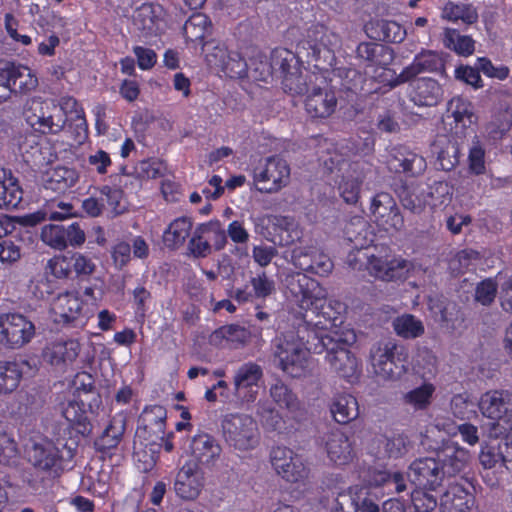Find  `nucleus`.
Listing matches in <instances>:
<instances>
[{
    "label": "nucleus",
    "mask_w": 512,
    "mask_h": 512,
    "mask_svg": "<svg viewBox=\"0 0 512 512\" xmlns=\"http://www.w3.org/2000/svg\"><path fill=\"white\" fill-rule=\"evenodd\" d=\"M287 288L299 307L307 313L304 319L307 330L318 342L314 353L327 351L326 362L339 377L353 382L360 374L358 358L346 347L356 342V334L347 326H340L341 318L332 316L327 304V290L318 281L302 273H296L287 280Z\"/></svg>",
    "instance_id": "obj_1"
},
{
    "label": "nucleus",
    "mask_w": 512,
    "mask_h": 512,
    "mask_svg": "<svg viewBox=\"0 0 512 512\" xmlns=\"http://www.w3.org/2000/svg\"><path fill=\"white\" fill-rule=\"evenodd\" d=\"M271 69L281 74L286 92L306 96L304 105L310 117L325 118L335 111L337 99L334 92L323 87L325 77L320 73L303 69L299 65L298 56L293 52L286 49L274 50Z\"/></svg>",
    "instance_id": "obj_2"
},
{
    "label": "nucleus",
    "mask_w": 512,
    "mask_h": 512,
    "mask_svg": "<svg viewBox=\"0 0 512 512\" xmlns=\"http://www.w3.org/2000/svg\"><path fill=\"white\" fill-rule=\"evenodd\" d=\"M346 235L357 249V255L350 253L347 257V262L353 269H360V264L366 260L365 267L369 275L386 282H402L413 274L414 264L401 256L367 255L361 251L372 242V239L368 238L367 223L363 217L356 216L350 220L346 226Z\"/></svg>",
    "instance_id": "obj_3"
},
{
    "label": "nucleus",
    "mask_w": 512,
    "mask_h": 512,
    "mask_svg": "<svg viewBox=\"0 0 512 512\" xmlns=\"http://www.w3.org/2000/svg\"><path fill=\"white\" fill-rule=\"evenodd\" d=\"M315 344L307 347L303 338L294 331H288L275 340V360L282 371L291 377H302L311 369L309 351Z\"/></svg>",
    "instance_id": "obj_4"
},
{
    "label": "nucleus",
    "mask_w": 512,
    "mask_h": 512,
    "mask_svg": "<svg viewBox=\"0 0 512 512\" xmlns=\"http://www.w3.org/2000/svg\"><path fill=\"white\" fill-rule=\"evenodd\" d=\"M408 350L388 341L375 344L370 351L374 373L383 380L397 381L408 372Z\"/></svg>",
    "instance_id": "obj_5"
},
{
    "label": "nucleus",
    "mask_w": 512,
    "mask_h": 512,
    "mask_svg": "<svg viewBox=\"0 0 512 512\" xmlns=\"http://www.w3.org/2000/svg\"><path fill=\"white\" fill-rule=\"evenodd\" d=\"M23 115L26 123L40 134H58L65 127L67 118L53 99L32 97L25 103Z\"/></svg>",
    "instance_id": "obj_6"
},
{
    "label": "nucleus",
    "mask_w": 512,
    "mask_h": 512,
    "mask_svg": "<svg viewBox=\"0 0 512 512\" xmlns=\"http://www.w3.org/2000/svg\"><path fill=\"white\" fill-rule=\"evenodd\" d=\"M478 408L492 420L489 436L498 438L512 427V393L507 390H490L481 395Z\"/></svg>",
    "instance_id": "obj_7"
},
{
    "label": "nucleus",
    "mask_w": 512,
    "mask_h": 512,
    "mask_svg": "<svg viewBox=\"0 0 512 512\" xmlns=\"http://www.w3.org/2000/svg\"><path fill=\"white\" fill-rule=\"evenodd\" d=\"M324 165L333 171L337 169L338 175L335 179L338 192L347 204H356L360 198L361 187L366 178L365 165L359 162H347L340 159L337 154L323 159Z\"/></svg>",
    "instance_id": "obj_8"
},
{
    "label": "nucleus",
    "mask_w": 512,
    "mask_h": 512,
    "mask_svg": "<svg viewBox=\"0 0 512 512\" xmlns=\"http://www.w3.org/2000/svg\"><path fill=\"white\" fill-rule=\"evenodd\" d=\"M226 442L239 451H249L257 447L260 434L256 421L246 414H230L222 422Z\"/></svg>",
    "instance_id": "obj_9"
},
{
    "label": "nucleus",
    "mask_w": 512,
    "mask_h": 512,
    "mask_svg": "<svg viewBox=\"0 0 512 512\" xmlns=\"http://www.w3.org/2000/svg\"><path fill=\"white\" fill-rule=\"evenodd\" d=\"M202 49L207 65L217 73L234 79L246 76L247 62L237 51L230 50L225 43L210 41L205 43Z\"/></svg>",
    "instance_id": "obj_10"
},
{
    "label": "nucleus",
    "mask_w": 512,
    "mask_h": 512,
    "mask_svg": "<svg viewBox=\"0 0 512 512\" xmlns=\"http://www.w3.org/2000/svg\"><path fill=\"white\" fill-rule=\"evenodd\" d=\"M29 462L37 469L43 471H58L64 463L74 456L72 448L61 444V448L50 440L42 439L34 442L27 451Z\"/></svg>",
    "instance_id": "obj_11"
},
{
    "label": "nucleus",
    "mask_w": 512,
    "mask_h": 512,
    "mask_svg": "<svg viewBox=\"0 0 512 512\" xmlns=\"http://www.w3.org/2000/svg\"><path fill=\"white\" fill-rule=\"evenodd\" d=\"M340 44V37L323 25H315L307 32L306 39L298 46V54L306 51L307 58L315 61L331 63L334 59L333 51Z\"/></svg>",
    "instance_id": "obj_12"
},
{
    "label": "nucleus",
    "mask_w": 512,
    "mask_h": 512,
    "mask_svg": "<svg viewBox=\"0 0 512 512\" xmlns=\"http://www.w3.org/2000/svg\"><path fill=\"white\" fill-rule=\"evenodd\" d=\"M254 182L261 185L260 191L275 193L287 186L290 181V167L287 162L278 157H269L253 169Z\"/></svg>",
    "instance_id": "obj_13"
},
{
    "label": "nucleus",
    "mask_w": 512,
    "mask_h": 512,
    "mask_svg": "<svg viewBox=\"0 0 512 512\" xmlns=\"http://www.w3.org/2000/svg\"><path fill=\"white\" fill-rule=\"evenodd\" d=\"M35 336V325L19 313L0 315V343L12 349L28 344Z\"/></svg>",
    "instance_id": "obj_14"
},
{
    "label": "nucleus",
    "mask_w": 512,
    "mask_h": 512,
    "mask_svg": "<svg viewBox=\"0 0 512 512\" xmlns=\"http://www.w3.org/2000/svg\"><path fill=\"white\" fill-rule=\"evenodd\" d=\"M50 314L52 320L58 324L85 323L90 311L78 292L66 291L52 300Z\"/></svg>",
    "instance_id": "obj_15"
},
{
    "label": "nucleus",
    "mask_w": 512,
    "mask_h": 512,
    "mask_svg": "<svg viewBox=\"0 0 512 512\" xmlns=\"http://www.w3.org/2000/svg\"><path fill=\"white\" fill-rule=\"evenodd\" d=\"M263 381V370L254 362L242 364L233 377L234 393L241 404L253 403Z\"/></svg>",
    "instance_id": "obj_16"
},
{
    "label": "nucleus",
    "mask_w": 512,
    "mask_h": 512,
    "mask_svg": "<svg viewBox=\"0 0 512 512\" xmlns=\"http://www.w3.org/2000/svg\"><path fill=\"white\" fill-rule=\"evenodd\" d=\"M271 463L277 474L288 482H303L309 476V468L302 456L289 448H274L271 452Z\"/></svg>",
    "instance_id": "obj_17"
},
{
    "label": "nucleus",
    "mask_w": 512,
    "mask_h": 512,
    "mask_svg": "<svg viewBox=\"0 0 512 512\" xmlns=\"http://www.w3.org/2000/svg\"><path fill=\"white\" fill-rule=\"evenodd\" d=\"M132 23L141 37L158 36L166 28L165 11L159 4L145 3L134 11Z\"/></svg>",
    "instance_id": "obj_18"
},
{
    "label": "nucleus",
    "mask_w": 512,
    "mask_h": 512,
    "mask_svg": "<svg viewBox=\"0 0 512 512\" xmlns=\"http://www.w3.org/2000/svg\"><path fill=\"white\" fill-rule=\"evenodd\" d=\"M291 261L296 268L318 276H327L333 269L331 259L312 245L295 247L291 252Z\"/></svg>",
    "instance_id": "obj_19"
},
{
    "label": "nucleus",
    "mask_w": 512,
    "mask_h": 512,
    "mask_svg": "<svg viewBox=\"0 0 512 512\" xmlns=\"http://www.w3.org/2000/svg\"><path fill=\"white\" fill-rule=\"evenodd\" d=\"M446 475L440 462L434 458H421L415 460L409 468L408 477L411 482L419 487H426L430 491H436L442 484Z\"/></svg>",
    "instance_id": "obj_20"
},
{
    "label": "nucleus",
    "mask_w": 512,
    "mask_h": 512,
    "mask_svg": "<svg viewBox=\"0 0 512 512\" xmlns=\"http://www.w3.org/2000/svg\"><path fill=\"white\" fill-rule=\"evenodd\" d=\"M328 459L337 466L347 465L354 458V449L349 437L341 430L334 429L323 437Z\"/></svg>",
    "instance_id": "obj_21"
},
{
    "label": "nucleus",
    "mask_w": 512,
    "mask_h": 512,
    "mask_svg": "<svg viewBox=\"0 0 512 512\" xmlns=\"http://www.w3.org/2000/svg\"><path fill=\"white\" fill-rule=\"evenodd\" d=\"M203 486L202 472L195 464L187 463L178 472L174 489L180 498L194 500L199 496Z\"/></svg>",
    "instance_id": "obj_22"
},
{
    "label": "nucleus",
    "mask_w": 512,
    "mask_h": 512,
    "mask_svg": "<svg viewBox=\"0 0 512 512\" xmlns=\"http://www.w3.org/2000/svg\"><path fill=\"white\" fill-rule=\"evenodd\" d=\"M437 457L446 475L453 476L466 467L470 453L456 442H447L437 453Z\"/></svg>",
    "instance_id": "obj_23"
},
{
    "label": "nucleus",
    "mask_w": 512,
    "mask_h": 512,
    "mask_svg": "<svg viewBox=\"0 0 512 512\" xmlns=\"http://www.w3.org/2000/svg\"><path fill=\"white\" fill-rule=\"evenodd\" d=\"M273 403L281 410H285L287 416L297 418L303 413V405L296 394L283 382L277 381L269 389Z\"/></svg>",
    "instance_id": "obj_24"
},
{
    "label": "nucleus",
    "mask_w": 512,
    "mask_h": 512,
    "mask_svg": "<svg viewBox=\"0 0 512 512\" xmlns=\"http://www.w3.org/2000/svg\"><path fill=\"white\" fill-rule=\"evenodd\" d=\"M220 444L208 434H198L191 442V453L194 459L202 465L211 466L221 455Z\"/></svg>",
    "instance_id": "obj_25"
},
{
    "label": "nucleus",
    "mask_w": 512,
    "mask_h": 512,
    "mask_svg": "<svg viewBox=\"0 0 512 512\" xmlns=\"http://www.w3.org/2000/svg\"><path fill=\"white\" fill-rule=\"evenodd\" d=\"M442 67L443 60L438 53L430 50L422 51L415 56L411 65L401 72L398 79L399 82H406L422 72H434Z\"/></svg>",
    "instance_id": "obj_26"
},
{
    "label": "nucleus",
    "mask_w": 512,
    "mask_h": 512,
    "mask_svg": "<svg viewBox=\"0 0 512 512\" xmlns=\"http://www.w3.org/2000/svg\"><path fill=\"white\" fill-rule=\"evenodd\" d=\"M62 414L78 433L88 435L91 432L90 414H94L92 403H90L88 411L85 409L83 400H71L63 408Z\"/></svg>",
    "instance_id": "obj_27"
},
{
    "label": "nucleus",
    "mask_w": 512,
    "mask_h": 512,
    "mask_svg": "<svg viewBox=\"0 0 512 512\" xmlns=\"http://www.w3.org/2000/svg\"><path fill=\"white\" fill-rule=\"evenodd\" d=\"M474 502V496L462 486L451 485L441 499L440 512H471Z\"/></svg>",
    "instance_id": "obj_28"
},
{
    "label": "nucleus",
    "mask_w": 512,
    "mask_h": 512,
    "mask_svg": "<svg viewBox=\"0 0 512 512\" xmlns=\"http://www.w3.org/2000/svg\"><path fill=\"white\" fill-rule=\"evenodd\" d=\"M442 97V88L432 78H420L413 83L411 100L418 106H433Z\"/></svg>",
    "instance_id": "obj_29"
},
{
    "label": "nucleus",
    "mask_w": 512,
    "mask_h": 512,
    "mask_svg": "<svg viewBox=\"0 0 512 512\" xmlns=\"http://www.w3.org/2000/svg\"><path fill=\"white\" fill-rule=\"evenodd\" d=\"M330 411L336 422L340 424L349 423L359 415L357 399L348 393H339L333 397Z\"/></svg>",
    "instance_id": "obj_30"
},
{
    "label": "nucleus",
    "mask_w": 512,
    "mask_h": 512,
    "mask_svg": "<svg viewBox=\"0 0 512 512\" xmlns=\"http://www.w3.org/2000/svg\"><path fill=\"white\" fill-rule=\"evenodd\" d=\"M79 352L80 343L70 339L51 344L46 348L44 356L52 365H60L75 361Z\"/></svg>",
    "instance_id": "obj_31"
},
{
    "label": "nucleus",
    "mask_w": 512,
    "mask_h": 512,
    "mask_svg": "<svg viewBox=\"0 0 512 512\" xmlns=\"http://www.w3.org/2000/svg\"><path fill=\"white\" fill-rule=\"evenodd\" d=\"M9 69L10 95L12 93L26 94L37 87L38 79L30 68L9 62Z\"/></svg>",
    "instance_id": "obj_32"
},
{
    "label": "nucleus",
    "mask_w": 512,
    "mask_h": 512,
    "mask_svg": "<svg viewBox=\"0 0 512 512\" xmlns=\"http://www.w3.org/2000/svg\"><path fill=\"white\" fill-rule=\"evenodd\" d=\"M433 152L437 155L439 167L444 171H451L459 163L460 148L456 141L440 137L433 144Z\"/></svg>",
    "instance_id": "obj_33"
},
{
    "label": "nucleus",
    "mask_w": 512,
    "mask_h": 512,
    "mask_svg": "<svg viewBox=\"0 0 512 512\" xmlns=\"http://www.w3.org/2000/svg\"><path fill=\"white\" fill-rule=\"evenodd\" d=\"M436 386L429 381H424L421 385L414 387L403 394V403L414 410H426L433 403Z\"/></svg>",
    "instance_id": "obj_34"
},
{
    "label": "nucleus",
    "mask_w": 512,
    "mask_h": 512,
    "mask_svg": "<svg viewBox=\"0 0 512 512\" xmlns=\"http://www.w3.org/2000/svg\"><path fill=\"white\" fill-rule=\"evenodd\" d=\"M183 30L188 42L198 43L203 48L204 38L211 33V22L205 14L194 13L185 22Z\"/></svg>",
    "instance_id": "obj_35"
},
{
    "label": "nucleus",
    "mask_w": 512,
    "mask_h": 512,
    "mask_svg": "<svg viewBox=\"0 0 512 512\" xmlns=\"http://www.w3.org/2000/svg\"><path fill=\"white\" fill-rule=\"evenodd\" d=\"M367 31L372 38L387 42H401L406 35V30L399 23L391 20L370 23Z\"/></svg>",
    "instance_id": "obj_36"
},
{
    "label": "nucleus",
    "mask_w": 512,
    "mask_h": 512,
    "mask_svg": "<svg viewBox=\"0 0 512 512\" xmlns=\"http://www.w3.org/2000/svg\"><path fill=\"white\" fill-rule=\"evenodd\" d=\"M125 428L126 416L123 413H117L113 416L109 425L97 440L96 445L103 451L115 448L120 443Z\"/></svg>",
    "instance_id": "obj_37"
},
{
    "label": "nucleus",
    "mask_w": 512,
    "mask_h": 512,
    "mask_svg": "<svg viewBox=\"0 0 512 512\" xmlns=\"http://www.w3.org/2000/svg\"><path fill=\"white\" fill-rule=\"evenodd\" d=\"M78 174L76 170L64 166H57L46 173V185L49 189L62 193L76 184Z\"/></svg>",
    "instance_id": "obj_38"
},
{
    "label": "nucleus",
    "mask_w": 512,
    "mask_h": 512,
    "mask_svg": "<svg viewBox=\"0 0 512 512\" xmlns=\"http://www.w3.org/2000/svg\"><path fill=\"white\" fill-rule=\"evenodd\" d=\"M23 198V191L18 180L4 172L0 180V209L17 208Z\"/></svg>",
    "instance_id": "obj_39"
},
{
    "label": "nucleus",
    "mask_w": 512,
    "mask_h": 512,
    "mask_svg": "<svg viewBox=\"0 0 512 512\" xmlns=\"http://www.w3.org/2000/svg\"><path fill=\"white\" fill-rule=\"evenodd\" d=\"M249 336V332L242 326L226 325L211 334L210 342L217 346L238 345L245 343Z\"/></svg>",
    "instance_id": "obj_40"
},
{
    "label": "nucleus",
    "mask_w": 512,
    "mask_h": 512,
    "mask_svg": "<svg viewBox=\"0 0 512 512\" xmlns=\"http://www.w3.org/2000/svg\"><path fill=\"white\" fill-rule=\"evenodd\" d=\"M443 44L447 49L463 57H468L475 51V41L470 36L461 35L455 29L444 30Z\"/></svg>",
    "instance_id": "obj_41"
},
{
    "label": "nucleus",
    "mask_w": 512,
    "mask_h": 512,
    "mask_svg": "<svg viewBox=\"0 0 512 512\" xmlns=\"http://www.w3.org/2000/svg\"><path fill=\"white\" fill-rule=\"evenodd\" d=\"M192 222L187 217H179L172 221L163 233V241L167 247L175 248L182 245L190 234Z\"/></svg>",
    "instance_id": "obj_42"
},
{
    "label": "nucleus",
    "mask_w": 512,
    "mask_h": 512,
    "mask_svg": "<svg viewBox=\"0 0 512 512\" xmlns=\"http://www.w3.org/2000/svg\"><path fill=\"white\" fill-rule=\"evenodd\" d=\"M22 366L15 361L0 362V394H10L17 389L22 378Z\"/></svg>",
    "instance_id": "obj_43"
},
{
    "label": "nucleus",
    "mask_w": 512,
    "mask_h": 512,
    "mask_svg": "<svg viewBox=\"0 0 512 512\" xmlns=\"http://www.w3.org/2000/svg\"><path fill=\"white\" fill-rule=\"evenodd\" d=\"M448 112L451 113L456 124L463 128L476 122L473 104L462 97H454L448 103Z\"/></svg>",
    "instance_id": "obj_44"
},
{
    "label": "nucleus",
    "mask_w": 512,
    "mask_h": 512,
    "mask_svg": "<svg viewBox=\"0 0 512 512\" xmlns=\"http://www.w3.org/2000/svg\"><path fill=\"white\" fill-rule=\"evenodd\" d=\"M395 333L404 339H415L424 334V325L421 320L411 314H403L392 322Z\"/></svg>",
    "instance_id": "obj_45"
},
{
    "label": "nucleus",
    "mask_w": 512,
    "mask_h": 512,
    "mask_svg": "<svg viewBox=\"0 0 512 512\" xmlns=\"http://www.w3.org/2000/svg\"><path fill=\"white\" fill-rule=\"evenodd\" d=\"M277 235L272 241L279 246H288L299 240L302 232L296 222L287 217L277 218L275 222Z\"/></svg>",
    "instance_id": "obj_46"
},
{
    "label": "nucleus",
    "mask_w": 512,
    "mask_h": 512,
    "mask_svg": "<svg viewBox=\"0 0 512 512\" xmlns=\"http://www.w3.org/2000/svg\"><path fill=\"white\" fill-rule=\"evenodd\" d=\"M442 17L452 22L462 21L465 24H473L478 19V13L472 5L449 2L443 8Z\"/></svg>",
    "instance_id": "obj_47"
},
{
    "label": "nucleus",
    "mask_w": 512,
    "mask_h": 512,
    "mask_svg": "<svg viewBox=\"0 0 512 512\" xmlns=\"http://www.w3.org/2000/svg\"><path fill=\"white\" fill-rule=\"evenodd\" d=\"M412 369L416 375L427 381L437 373V358L428 350H420L413 360Z\"/></svg>",
    "instance_id": "obj_48"
},
{
    "label": "nucleus",
    "mask_w": 512,
    "mask_h": 512,
    "mask_svg": "<svg viewBox=\"0 0 512 512\" xmlns=\"http://www.w3.org/2000/svg\"><path fill=\"white\" fill-rule=\"evenodd\" d=\"M197 230L204 237V240L211 243L215 250L223 249L227 243L226 231L218 220L201 224Z\"/></svg>",
    "instance_id": "obj_49"
},
{
    "label": "nucleus",
    "mask_w": 512,
    "mask_h": 512,
    "mask_svg": "<svg viewBox=\"0 0 512 512\" xmlns=\"http://www.w3.org/2000/svg\"><path fill=\"white\" fill-rule=\"evenodd\" d=\"M370 487H381L390 482L396 485V492L400 493L406 489L404 483V476L400 472L389 473L384 470H373L369 472V478L367 480Z\"/></svg>",
    "instance_id": "obj_50"
},
{
    "label": "nucleus",
    "mask_w": 512,
    "mask_h": 512,
    "mask_svg": "<svg viewBox=\"0 0 512 512\" xmlns=\"http://www.w3.org/2000/svg\"><path fill=\"white\" fill-rule=\"evenodd\" d=\"M426 487H417L411 493V502L416 512H432L438 505L437 497Z\"/></svg>",
    "instance_id": "obj_51"
},
{
    "label": "nucleus",
    "mask_w": 512,
    "mask_h": 512,
    "mask_svg": "<svg viewBox=\"0 0 512 512\" xmlns=\"http://www.w3.org/2000/svg\"><path fill=\"white\" fill-rule=\"evenodd\" d=\"M100 194L106 200L107 207L112 216L120 215L126 211L122 190L104 185L100 188Z\"/></svg>",
    "instance_id": "obj_52"
},
{
    "label": "nucleus",
    "mask_w": 512,
    "mask_h": 512,
    "mask_svg": "<svg viewBox=\"0 0 512 512\" xmlns=\"http://www.w3.org/2000/svg\"><path fill=\"white\" fill-rule=\"evenodd\" d=\"M395 205L396 202L389 193L381 192L376 194L371 199L369 207L371 221L375 223L378 219L383 218L384 214L394 208Z\"/></svg>",
    "instance_id": "obj_53"
},
{
    "label": "nucleus",
    "mask_w": 512,
    "mask_h": 512,
    "mask_svg": "<svg viewBox=\"0 0 512 512\" xmlns=\"http://www.w3.org/2000/svg\"><path fill=\"white\" fill-rule=\"evenodd\" d=\"M41 240L56 250L65 249V226L58 224L45 225L41 231Z\"/></svg>",
    "instance_id": "obj_54"
},
{
    "label": "nucleus",
    "mask_w": 512,
    "mask_h": 512,
    "mask_svg": "<svg viewBox=\"0 0 512 512\" xmlns=\"http://www.w3.org/2000/svg\"><path fill=\"white\" fill-rule=\"evenodd\" d=\"M166 417V409L160 405L147 407L143 412V420L158 434H164Z\"/></svg>",
    "instance_id": "obj_55"
},
{
    "label": "nucleus",
    "mask_w": 512,
    "mask_h": 512,
    "mask_svg": "<svg viewBox=\"0 0 512 512\" xmlns=\"http://www.w3.org/2000/svg\"><path fill=\"white\" fill-rule=\"evenodd\" d=\"M469 171L480 175L486 171L485 150L479 141H474L468 154Z\"/></svg>",
    "instance_id": "obj_56"
},
{
    "label": "nucleus",
    "mask_w": 512,
    "mask_h": 512,
    "mask_svg": "<svg viewBox=\"0 0 512 512\" xmlns=\"http://www.w3.org/2000/svg\"><path fill=\"white\" fill-rule=\"evenodd\" d=\"M374 224L385 232L393 233L399 231L404 225V219L400 214L397 204Z\"/></svg>",
    "instance_id": "obj_57"
},
{
    "label": "nucleus",
    "mask_w": 512,
    "mask_h": 512,
    "mask_svg": "<svg viewBox=\"0 0 512 512\" xmlns=\"http://www.w3.org/2000/svg\"><path fill=\"white\" fill-rule=\"evenodd\" d=\"M429 206L436 207L448 203L451 199L449 185L444 181L435 182L427 193H425Z\"/></svg>",
    "instance_id": "obj_58"
},
{
    "label": "nucleus",
    "mask_w": 512,
    "mask_h": 512,
    "mask_svg": "<svg viewBox=\"0 0 512 512\" xmlns=\"http://www.w3.org/2000/svg\"><path fill=\"white\" fill-rule=\"evenodd\" d=\"M256 413L266 427L273 430L282 427L283 418L280 412L269 407L265 402L258 403Z\"/></svg>",
    "instance_id": "obj_59"
},
{
    "label": "nucleus",
    "mask_w": 512,
    "mask_h": 512,
    "mask_svg": "<svg viewBox=\"0 0 512 512\" xmlns=\"http://www.w3.org/2000/svg\"><path fill=\"white\" fill-rule=\"evenodd\" d=\"M450 407L452 414L461 420L469 419L470 414L474 413L472 410L473 403L470 401L467 393L455 395L451 400Z\"/></svg>",
    "instance_id": "obj_60"
},
{
    "label": "nucleus",
    "mask_w": 512,
    "mask_h": 512,
    "mask_svg": "<svg viewBox=\"0 0 512 512\" xmlns=\"http://www.w3.org/2000/svg\"><path fill=\"white\" fill-rule=\"evenodd\" d=\"M497 287L491 278L481 281L475 290V300L484 306L490 305L496 297Z\"/></svg>",
    "instance_id": "obj_61"
},
{
    "label": "nucleus",
    "mask_w": 512,
    "mask_h": 512,
    "mask_svg": "<svg viewBox=\"0 0 512 512\" xmlns=\"http://www.w3.org/2000/svg\"><path fill=\"white\" fill-rule=\"evenodd\" d=\"M478 69L487 77L498 80H505L510 74V70L505 65L495 66L491 60L486 57L477 59Z\"/></svg>",
    "instance_id": "obj_62"
},
{
    "label": "nucleus",
    "mask_w": 512,
    "mask_h": 512,
    "mask_svg": "<svg viewBox=\"0 0 512 512\" xmlns=\"http://www.w3.org/2000/svg\"><path fill=\"white\" fill-rule=\"evenodd\" d=\"M87 162L99 175L106 174L108 169L112 166L109 153L102 149L92 151L87 157Z\"/></svg>",
    "instance_id": "obj_63"
},
{
    "label": "nucleus",
    "mask_w": 512,
    "mask_h": 512,
    "mask_svg": "<svg viewBox=\"0 0 512 512\" xmlns=\"http://www.w3.org/2000/svg\"><path fill=\"white\" fill-rule=\"evenodd\" d=\"M399 166L403 172L417 175L425 170L426 161L422 156L409 152L402 159H399Z\"/></svg>",
    "instance_id": "obj_64"
}]
</instances>
